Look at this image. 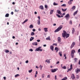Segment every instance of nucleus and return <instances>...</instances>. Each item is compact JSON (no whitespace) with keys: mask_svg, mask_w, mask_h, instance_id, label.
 <instances>
[{"mask_svg":"<svg viewBox=\"0 0 80 80\" xmlns=\"http://www.w3.org/2000/svg\"><path fill=\"white\" fill-rule=\"evenodd\" d=\"M15 12H18V11H19V10H17V9H15Z\"/></svg>","mask_w":80,"mask_h":80,"instance_id":"09e8293b","label":"nucleus"},{"mask_svg":"<svg viewBox=\"0 0 80 80\" xmlns=\"http://www.w3.org/2000/svg\"><path fill=\"white\" fill-rule=\"evenodd\" d=\"M53 45H55V46H57V43H54L53 44Z\"/></svg>","mask_w":80,"mask_h":80,"instance_id":"49530a36","label":"nucleus"},{"mask_svg":"<svg viewBox=\"0 0 80 80\" xmlns=\"http://www.w3.org/2000/svg\"><path fill=\"white\" fill-rule=\"evenodd\" d=\"M37 42H40V40H37Z\"/></svg>","mask_w":80,"mask_h":80,"instance_id":"4d7b16f0","label":"nucleus"},{"mask_svg":"<svg viewBox=\"0 0 80 80\" xmlns=\"http://www.w3.org/2000/svg\"><path fill=\"white\" fill-rule=\"evenodd\" d=\"M32 31L33 32H35V31H36V30H35V29H32Z\"/></svg>","mask_w":80,"mask_h":80,"instance_id":"6e6d98bb","label":"nucleus"},{"mask_svg":"<svg viewBox=\"0 0 80 80\" xmlns=\"http://www.w3.org/2000/svg\"><path fill=\"white\" fill-rule=\"evenodd\" d=\"M29 52H33V50L32 49H29Z\"/></svg>","mask_w":80,"mask_h":80,"instance_id":"a18cd8bd","label":"nucleus"},{"mask_svg":"<svg viewBox=\"0 0 80 80\" xmlns=\"http://www.w3.org/2000/svg\"><path fill=\"white\" fill-rule=\"evenodd\" d=\"M53 5L54 6L58 5V4L56 3L55 2H54L53 3Z\"/></svg>","mask_w":80,"mask_h":80,"instance_id":"bb28decb","label":"nucleus"},{"mask_svg":"<svg viewBox=\"0 0 80 80\" xmlns=\"http://www.w3.org/2000/svg\"><path fill=\"white\" fill-rule=\"evenodd\" d=\"M59 61H58L57 62H56V64H58V63H59Z\"/></svg>","mask_w":80,"mask_h":80,"instance_id":"680f3d73","label":"nucleus"},{"mask_svg":"<svg viewBox=\"0 0 80 80\" xmlns=\"http://www.w3.org/2000/svg\"><path fill=\"white\" fill-rule=\"evenodd\" d=\"M74 60L75 62H77V58H74Z\"/></svg>","mask_w":80,"mask_h":80,"instance_id":"3c124183","label":"nucleus"},{"mask_svg":"<svg viewBox=\"0 0 80 80\" xmlns=\"http://www.w3.org/2000/svg\"><path fill=\"white\" fill-rule=\"evenodd\" d=\"M38 20H40V16H38Z\"/></svg>","mask_w":80,"mask_h":80,"instance_id":"c03bdc74","label":"nucleus"},{"mask_svg":"<svg viewBox=\"0 0 80 80\" xmlns=\"http://www.w3.org/2000/svg\"><path fill=\"white\" fill-rule=\"evenodd\" d=\"M45 62H47L48 63H50V60L47 59L45 61Z\"/></svg>","mask_w":80,"mask_h":80,"instance_id":"dca6fc26","label":"nucleus"},{"mask_svg":"<svg viewBox=\"0 0 80 80\" xmlns=\"http://www.w3.org/2000/svg\"><path fill=\"white\" fill-rule=\"evenodd\" d=\"M45 32H48V28H43Z\"/></svg>","mask_w":80,"mask_h":80,"instance_id":"9b49d317","label":"nucleus"},{"mask_svg":"<svg viewBox=\"0 0 80 80\" xmlns=\"http://www.w3.org/2000/svg\"><path fill=\"white\" fill-rule=\"evenodd\" d=\"M62 7H66V4H62V5H61Z\"/></svg>","mask_w":80,"mask_h":80,"instance_id":"58836bf2","label":"nucleus"},{"mask_svg":"<svg viewBox=\"0 0 80 80\" xmlns=\"http://www.w3.org/2000/svg\"><path fill=\"white\" fill-rule=\"evenodd\" d=\"M50 49L52 50V51H53L54 47L52 45H51L50 46Z\"/></svg>","mask_w":80,"mask_h":80,"instance_id":"9d476101","label":"nucleus"},{"mask_svg":"<svg viewBox=\"0 0 80 80\" xmlns=\"http://www.w3.org/2000/svg\"><path fill=\"white\" fill-rule=\"evenodd\" d=\"M5 17H9V14L8 13L6 14Z\"/></svg>","mask_w":80,"mask_h":80,"instance_id":"2f4dec72","label":"nucleus"},{"mask_svg":"<svg viewBox=\"0 0 80 80\" xmlns=\"http://www.w3.org/2000/svg\"><path fill=\"white\" fill-rule=\"evenodd\" d=\"M75 33V29L74 28H72V33L73 34Z\"/></svg>","mask_w":80,"mask_h":80,"instance_id":"412c9836","label":"nucleus"},{"mask_svg":"<svg viewBox=\"0 0 80 80\" xmlns=\"http://www.w3.org/2000/svg\"><path fill=\"white\" fill-rule=\"evenodd\" d=\"M31 35L32 36H33V35H35V33H34V32H32L31 33Z\"/></svg>","mask_w":80,"mask_h":80,"instance_id":"473e14b6","label":"nucleus"},{"mask_svg":"<svg viewBox=\"0 0 80 80\" xmlns=\"http://www.w3.org/2000/svg\"><path fill=\"white\" fill-rule=\"evenodd\" d=\"M64 17L66 18V20H68L70 18V15L69 14H67L64 16Z\"/></svg>","mask_w":80,"mask_h":80,"instance_id":"7ed1b4c3","label":"nucleus"},{"mask_svg":"<svg viewBox=\"0 0 80 80\" xmlns=\"http://www.w3.org/2000/svg\"><path fill=\"white\" fill-rule=\"evenodd\" d=\"M45 7L46 8H48V6H47V5H45Z\"/></svg>","mask_w":80,"mask_h":80,"instance_id":"de8ad7c7","label":"nucleus"},{"mask_svg":"<svg viewBox=\"0 0 80 80\" xmlns=\"http://www.w3.org/2000/svg\"><path fill=\"white\" fill-rule=\"evenodd\" d=\"M40 9H41V10H43V6H40L39 7Z\"/></svg>","mask_w":80,"mask_h":80,"instance_id":"aec40b11","label":"nucleus"},{"mask_svg":"<svg viewBox=\"0 0 80 80\" xmlns=\"http://www.w3.org/2000/svg\"><path fill=\"white\" fill-rule=\"evenodd\" d=\"M77 12H78V11H77L73 13V15H75L77 13Z\"/></svg>","mask_w":80,"mask_h":80,"instance_id":"72a5a7b5","label":"nucleus"},{"mask_svg":"<svg viewBox=\"0 0 80 80\" xmlns=\"http://www.w3.org/2000/svg\"><path fill=\"white\" fill-rule=\"evenodd\" d=\"M50 38V36H48V37L47 38H46V39L47 40H50L51 39Z\"/></svg>","mask_w":80,"mask_h":80,"instance_id":"a211bd4d","label":"nucleus"},{"mask_svg":"<svg viewBox=\"0 0 80 80\" xmlns=\"http://www.w3.org/2000/svg\"><path fill=\"white\" fill-rule=\"evenodd\" d=\"M43 46L44 47H47V45L46 44H44L43 45Z\"/></svg>","mask_w":80,"mask_h":80,"instance_id":"e2e57ef3","label":"nucleus"},{"mask_svg":"<svg viewBox=\"0 0 80 80\" xmlns=\"http://www.w3.org/2000/svg\"><path fill=\"white\" fill-rule=\"evenodd\" d=\"M58 41L59 43H60L61 42V38L60 37H58Z\"/></svg>","mask_w":80,"mask_h":80,"instance_id":"f3484780","label":"nucleus"},{"mask_svg":"<svg viewBox=\"0 0 80 80\" xmlns=\"http://www.w3.org/2000/svg\"><path fill=\"white\" fill-rule=\"evenodd\" d=\"M18 76H20V75H19V74H17L15 75L14 77L15 78H17V77H18Z\"/></svg>","mask_w":80,"mask_h":80,"instance_id":"c756f323","label":"nucleus"},{"mask_svg":"<svg viewBox=\"0 0 80 80\" xmlns=\"http://www.w3.org/2000/svg\"><path fill=\"white\" fill-rule=\"evenodd\" d=\"M63 28V26L62 25H60L59 26L57 29L54 32L56 33V32H58L59 31H60L61 29Z\"/></svg>","mask_w":80,"mask_h":80,"instance_id":"f03ea898","label":"nucleus"},{"mask_svg":"<svg viewBox=\"0 0 80 80\" xmlns=\"http://www.w3.org/2000/svg\"><path fill=\"white\" fill-rule=\"evenodd\" d=\"M10 51H8V50L7 49H6L5 51V53H8Z\"/></svg>","mask_w":80,"mask_h":80,"instance_id":"c85d7f7f","label":"nucleus"},{"mask_svg":"<svg viewBox=\"0 0 80 80\" xmlns=\"http://www.w3.org/2000/svg\"><path fill=\"white\" fill-rule=\"evenodd\" d=\"M34 39V38L33 37H31V38H30V41H32Z\"/></svg>","mask_w":80,"mask_h":80,"instance_id":"a878e982","label":"nucleus"},{"mask_svg":"<svg viewBox=\"0 0 80 80\" xmlns=\"http://www.w3.org/2000/svg\"><path fill=\"white\" fill-rule=\"evenodd\" d=\"M32 45H36V46L38 45V44L37 43V42H35L32 43Z\"/></svg>","mask_w":80,"mask_h":80,"instance_id":"ddd939ff","label":"nucleus"},{"mask_svg":"<svg viewBox=\"0 0 80 80\" xmlns=\"http://www.w3.org/2000/svg\"><path fill=\"white\" fill-rule=\"evenodd\" d=\"M72 69V68H70L68 70H70V71Z\"/></svg>","mask_w":80,"mask_h":80,"instance_id":"0e129e2a","label":"nucleus"},{"mask_svg":"<svg viewBox=\"0 0 80 80\" xmlns=\"http://www.w3.org/2000/svg\"><path fill=\"white\" fill-rule=\"evenodd\" d=\"M69 24H70V25H72V21H69Z\"/></svg>","mask_w":80,"mask_h":80,"instance_id":"ea45409f","label":"nucleus"},{"mask_svg":"<svg viewBox=\"0 0 80 80\" xmlns=\"http://www.w3.org/2000/svg\"><path fill=\"white\" fill-rule=\"evenodd\" d=\"M50 15H52V14L53 13V12H54V10H50Z\"/></svg>","mask_w":80,"mask_h":80,"instance_id":"4468645a","label":"nucleus"},{"mask_svg":"<svg viewBox=\"0 0 80 80\" xmlns=\"http://www.w3.org/2000/svg\"><path fill=\"white\" fill-rule=\"evenodd\" d=\"M67 80V77L64 78L61 80Z\"/></svg>","mask_w":80,"mask_h":80,"instance_id":"cd10ccee","label":"nucleus"},{"mask_svg":"<svg viewBox=\"0 0 80 80\" xmlns=\"http://www.w3.org/2000/svg\"><path fill=\"white\" fill-rule=\"evenodd\" d=\"M68 4L69 5H70L71 4H72V2L71 1H69L68 2Z\"/></svg>","mask_w":80,"mask_h":80,"instance_id":"79ce46f5","label":"nucleus"},{"mask_svg":"<svg viewBox=\"0 0 80 80\" xmlns=\"http://www.w3.org/2000/svg\"><path fill=\"white\" fill-rule=\"evenodd\" d=\"M80 72V69L77 68V69H76L75 72L76 73H78V72Z\"/></svg>","mask_w":80,"mask_h":80,"instance_id":"6e6552de","label":"nucleus"},{"mask_svg":"<svg viewBox=\"0 0 80 80\" xmlns=\"http://www.w3.org/2000/svg\"><path fill=\"white\" fill-rule=\"evenodd\" d=\"M32 69H31V70H29L28 71V72L29 73H32Z\"/></svg>","mask_w":80,"mask_h":80,"instance_id":"4c0bfd02","label":"nucleus"},{"mask_svg":"<svg viewBox=\"0 0 80 80\" xmlns=\"http://www.w3.org/2000/svg\"><path fill=\"white\" fill-rule=\"evenodd\" d=\"M28 21V19H27L26 20H25L24 22H23L22 23V24H24V23H25V22H27Z\"/></svg>","mask_w":80,"mask_h":80,"instance_id":"393cba45","label":"nucleus"},{"mask_svg":"<svg viewBox=\"0 0 80 80\" xmlns=\"http://www.w3.org/2000/svg\"><path fill=\"white\" fill-rule=\"evenodd\" d=\"M63 32L62 33V37H63L64 38H65V37H66V38L69 37V36H70V35H69V34L67 33V32H66V31H63Z\"/></svg>","mask_w":80,"mask_h":80,"instance_id":"f257e3e1","label":"nucleus"},{"mask_svg":"<svg viewBox=\"0 0 80 80\" xmlns=\"http://www.w3.org/2000/svg\"><path fill=\"white\" fill-rule=\"evenodd\" d=\"M62 68H63V69H66L67 68H66V67L63 66Z\"/></svg>","mask_w":80,"mask_h":80,"instance_id":"37998d69","label":"nucleus"},{"mask_svg":"<svg viewBox=\"0 0 80 80\" xmlns=\"http://www.w3.org/2000/svg\"><path fill=\"white\" fill-rule=\"evenodd\" d=\"M56 24L55 23H54V24H53V26H56Z\"/></svg>","mask_w":80,"mask_h":80,"instance_id":"338daca9","label":"nucleus"},{"mask_svg":"<svg viewBox=\"0 0 80 80\" xmlns=\"http://www.w3.org/2000/svg\"><path fill=\"white\" fill-rule=\"evenodd\" d=\"M37 23L38 25H40V20H38Z\"/></svg>","mask_w":80,"mask_h":80,"instance_id":"5701e85b","label":"nucleus"},{"mask_svg":"<svg viewBox=\"0 0 80 80\" xmlns=\"http://www.w3.org/2000/svg\"><path fill=\"white\" fill-rule=\"evenodd\" d=\"M78 52H80V48L78 50Z\"/></svg>","mask_w":80,"mask_h":80,"instance_id":"774afa93","label":"nucleus"},{"mask_svg":"<svg viewBox=\"0 0 80 80\" xmlns=\"http://www.w3.org/2000/svg\"><path fill=\"white\" fill-rule=\"evenodd\" d=\"M40 68H41V70H42V67H43V66H42L41 65H40Z\"/></svg>","mask_w":80,"mask_h":80,"instance_id":"8fccbe9b","label":"nucleus"},{"mask_svg":"<svg viewBox=\"0 0 80 80\" xmlns=\"http://www.w3.org/2000/svg\"><path fill=\"white\" fill-rule=\"evenodd\" d=\"M57 12L58 13V14H59L60 15H62V13H61V11H60L59 10H57Z\"/></svg>","mask_w":80,"mask_h":80,"instance_id":"f8f14e48","label":"nucleus"},{"mask_svg":"<svg viewBox=\"0 0 80 80\" xmlns=\"http://www.w3.org/2000/svg\"><path fill=\"white\" fill-rule=\"evenodd\" d=\"M75 42H73L72 44H71V48H72L74 46H75Z\"/></svg>","mask_w":80,"mask_h":80,"instance_id":"0eeeda50","label":"nucleus"},{"mask_svg":"<svg viewBox=\"0 0 80 80\" xmlns=\"http://www.w3.org/2000/svg\"><path fill=\"white\" fill-rule=\"evenodd\" d=\"M62 12H66V11H67V8H66L65 9H64L63 8H62Z\"/></svg>","mask_w":80,"mask_h":80,"instance_id":"4be33fe9","label":"nucleus"},{"mask_svg":"<svg viewBox=\"0 0 80 80\" xmlns=\"http://www.w3.org/2000/svg\"><path fill=\"white\" fill-rule=\"evenodd\" d=\"M41 48H42V47L40 46L38 47V48H37L35 50V51L36 52H37V51H40V52H42V50L41 49Z\"/></svg>","mask_w":80,"mask_h":80,"instance_id":"20e7f679","label":"nucleus"},{"mask_svg":"<svg viewBox=\"0 0 80 80\" xmlns=\"http://www.w3.org/2000/svg\"><path fill=\"white\" fill-rule=\"evenodd\" d=\"M59 55H60V57H62V54L61 52H59Z\"/></svg>","mask_w":80,"mask_h":80,"instance_id":"7c9ffc66","label":"nucleus"},{"mask_svg":"<svg viewBox=\"0 0 80 80\" xmlns=\"http://www.w3.org/2000/svg\"><path fill=\"white\" fill-rule=\"evenodd\" d=\"M57 70H58V68H57L52 69L51 70V72H52V73H54V72H55Z\"/></svg>","mask_w":80,"mask_h":80,"instance_id":"423d86ee","label":"nucleus"},{"mask_svg":"<svg viewBox=\"0 0 80 80\" xmlns=\"http://www.w3.org/2000/svg\"><path fill=\"white\" fill-rule=\"evenodd\" d=\"M37 74H38V72L37 71H36V74H35L36 75H37Z\"/></svg>","mask_w":80,"mask_h":80,"instance_id":"13d9d810","label":"nucleus"},{"mask_svg":"<svg viewBox=\"0 0 80 80\" xmlns=\"http://www.w3.org/2000/svg\"><path fill=\"white\" fill-rule=\"evenodd\" d=\"M76 78H77V79H78V78H79V76H78V75H77V76Z\"/></svg>","mask_w":80,"mask_h":80,"instance_id":"864d4df0","label":"nucleus"},{"mask_svg":"<svg viewBox=\"0 0 80 80\" xmlns=\"http://www.w3.org/2000/svg\"><path fill=\"white\" fill-rule=\"evenodd\" d=\"M57 75H55V80H57Z\"/></svg>","mask_w":80,"mask_h":80,"instance_id":"e433bc0d","label":"nucleus"},{"mask_svg":"<svg viewBox=\"0 0 80 80\" xmlns=\"http://www.w3.org/2000/svg\"><path fill=\"white\" fill-rule=\"evenodd\" d=\"M75 6H73L71 9H70V11L71 12H72L73 10H75Z\"/></svg>","mask_w":80,"mask_h":80,"instance_id":"1a4fd4ad","label":"nucleus"},{"mask_svg":"<svg viewBox=\"0 0 80 80\" xmlns=\"http://www.w3.org/2000/svg\"><path fill=\"white\" fill-rule=\"evenodd\" d=\"M56 16H57L58 17V18H61V17H60V16L59 14H56Z\"/></svg>","mask_w":80,"mask_h":80,"instance_id":"f704fd0d","label":"nucleus"},{"mask_svg":"<svg viewBox=\"0 0 80 80\" xmlns=\"http://www.w3.org/2000/svg\"><path fill=\"white\" fill-rule=\"evenodd\" d=\"M66 13L65 12H64V13H63L62 14V15H65Z\"/></svg>","mask_w":80,"mask_h":80,"instance_id":"bf43d9fd","label":"nucleus"},{"mask_svg":"<svg viewBox=\"0 0 80 80\" xmlns=\"http://www.w3.org/2000/svg\"><path fill=\"white\" fill-rule=\"evenodd\" d=\"M75 52V50H72L71 51V56L72 58H73V56L74 55V53Z\"/></svg>","mask_w":80,"mask_h":80,"instance_id":"39448f33","label":"nucleus"},{"mask_svg":"<svg viewBox=\"0 0 80 80\" xmlns=\"http://www.w3.org/2000/svg\"><path fill=\"white\" fill-rule=\"evenodd\" d=\"M29 28H33V25L32 24H31L29 26Z\"/></svg>","mask_w":80,"mask_h":80,"instance_id":"b1692460","label":"nucleus"},{"mask_svg":"<svg viewBox=\"0 0 80 80\" xmlns=\"http://www.w3.org/2000/svg\"><path fill=\"white\" fill-rule=\"evenodd\" d=\"M79 42L80 43V36H79Z\"/></svg>","mask_w":80,"mask_h":80,"instance_id":"052dcab7","label":"nucleus"},{"mask_svg":"<svg viewBox=\"0 0 80 80\" xmlns=\"http://www.w3.org/2000/svg\"><path fill=\"white\" fill-rule=\"evenodd\" d=\"M71 78L72 79H75V75H74V74H72V76Z\"/></svg>","mask_w":80,"mask_h":80,"instance_id":"2eb2a0df","label":"nucleus"},{"mask_svg":"<svg viewBox=\"0 0 80 80\" xmlns=\"http://www.w3.org/2000/svg\"><path fill=\"white\" fill-rule=\"evenodd\" d=\"M42 78H44V77H45V74H43L42 75Z\"/></svg>","mask_w":80,"mask_h":80,"instance_id":"c9c22d12","label":"nucleus"},{"mask_svg":"<svg viewBox=\"0 0 80 80\" xmlns=\"http://www.w3.org/2000/svg\"><path fill=\"white\" fill-rule=\"evenodd\" d=\"M3 79L4 80H6V77H3Z\"/></svg>","mask_w":80,"mask_h":80,"instance_id":"69168bd1","label":"nucleus"},{"mask_svg":"<svg viewBox=\"0 0 80 80\" xmlns=\"http://www.w3.org/2000/svg\"><path fill=\"white\" fill-rule=\"evenodd\" d=\"M72 66H73V65H72V64H71V65H70V68H72Z\"/></svg>","mask_w":80,"mask_h":80,"instance_id":"603ef678","label":"nucleus"},{"mask_svg":"<svg viewBox=\"0 0 80 80\" xmlns=\"http://www.w3.org/2000/svg\"><path fill=\"white\" fill-rule=\"evenodd\" d=\"M55 50H56V52H58V48L57 47H55Z\"/></svg>","mask_w":80,"mask_h":80,"instance_id":"6ab92c4d","label":"nucleus"},{"mask_svg":"<svg viewBox=\"0 0 80 80\" xmlns=\"http://www.w3.org/2000/svg\"><path fill=\"white\" fill-rule=\"evenodd\" d=\"M25 63H28V60H27V61H26Z\"/></svg>","mask_w":80,"mask_h":80,"instance_id":"5fc2aeb1","label":"nucleus"},{"mask_svg":"<svg viewBox=\"0 0 80 80\" xmlns=\"http://www.w3.org/2000/svg\"><path fill=\"white\" fill-rule=\"evenodd\" d=\"M47 78H50V75H48L47 76Z\"/></svg>","mask_w":80,"mask_h":80,"instance_id":"a19ab883","label":"nucleus"}]
</instances>
